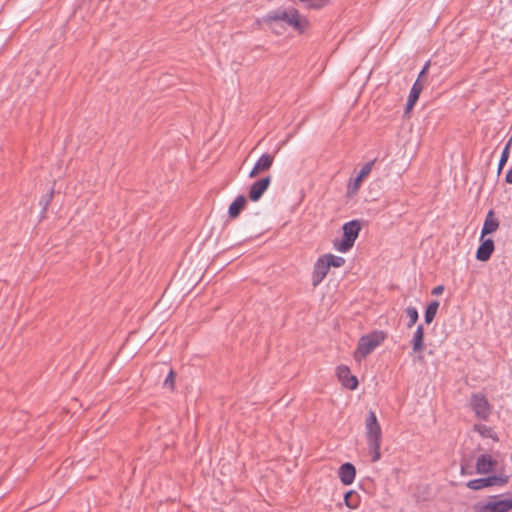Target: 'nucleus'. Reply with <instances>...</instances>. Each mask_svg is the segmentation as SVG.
<instances>
[{"mask_svg": "<svg viewBox=\"0 0 512 512\" xmlns=\"http://www.w3.org/2000/svg\"><path fill=\"white\" fill-rule=\"evenodd\" d=\"M365 430L367 445L371 455V461L377 462L381 458L382 430L377 420L376 413L372 410L367 413L365 420Z\"/></svg>", "mask_w": 512, "mask_h": 512, "instance_id": "f257e3e1", "label": "nucleus"}, {"mask_svg": "<svg viewBox=\"0 0 512 512\" xmlns=\"http://www.w3.org/2000/svg\"><path fill=\"white\" fill-rule=\"evenodd\" d=\"M264 21L267 24L271 22L283 21L300 33L304 31L305 26L307 25V21L300 18L299 12L295 8H278L276 10L270 11L264 17Z\"/></svg>", "mask_w": 512, "mask_h": 512, "instance_id": "f03ea898", "label": "nucleus"}, {"mask_svg": "<svg viewBox=\"0 0 512 512\" xmlns=\"http://www.w3.org/2000/svg\"><path fill=\"white\" fill-rule=\"evenodd\" d=\"M386 337V333L382 330H375L360 337L357 348L354 352V359L358 362L365 359L384 342Z\"/></svg>", "mask_w": 512, "mask_h": 512, "instance_id": "7ed1b4c3", "label": "nucleus"}, {"mask_svg": "<svg viewBox=\"0 0 512 512\" xmlns=\"http://www.w3.org/2000/svg\"><path fill=\"white\" fill-rule=\"evenodd\" d=\"M343 236L340 241H334V248L342 253L348 252L354 245L361 231V221L351 220L342 226Z\"/></svg>", "mask_w": 512, "mask_h": 512, "instance_id": "20e7f679", "label": "nucleus"}, {"mask_svg": "<svg viewBox=\"0 0 512 512\" xmlns=\"http://www.w3.org/2000/svg\"><path fill=\"white\" fill-rule=\"evenodd\" d=\"M509 479L508 475L500 473L485 478L472 479L466 483V486L471 490H481L491 486L503 487L509 482Z\"/></svg>", "mask_w": 512, "mask_h": 512, "instance_id": "39448f33", "label": "nucleus"}, {"mask_svg": "<svg viewBox=\"0 0 512 512\" xmlns=\"http://www.w3.org/2000/svg\"><path fill=\"white\" fill-rule=\"evenodd\" d=\"M470 406L480 420H488L492 413V406L483 393H473L470 397Z\"/></svg>", "mask_w": 512, "mask_h": 512, "instance_id": "423d86ee", "label": "nucleus"}, {"mask_svg": "<svg viewBox=\"0 0 512 512\" xmlns=\"http://www.w3.org/2000/svg\"><path fill=\"white\" fill-rule=\"evenodd\" d=\"M499 496H491L486 503H478L476 512H508L512 509V498L498 499Z\"/></svg>", "mask_w": 512, "mask_h": 512, "instance_id": "0eeeda50", "label": "nucleus"}, {"mask_svg": "<svg viewBox=\"0 0 512 512\" xmlns=\"http://www.w3.org/2000/svg\"><path fill=\"white\" fill-rule=\"evenodd\" d=\"M374 162L375 161L373 160V161H369V162L365 163L361 167L357 177H355L354 179H351L349 181V183L347 185L348 195H355L359 191L363 179L370 174L372 167L374 165Z\"/></svg>", "mask_w": 512, "mask_h": 512, "instance_id": "6e6552de", "label": "nucleus"}, {"mask_svg": "<svg viewBox=\"0 0 512 512\" xmlns=\"http://www.w3.org/2000/svg\"><path fill=\"white\" fill-rule=\"evenodd\" d=\"M329 264L324 259L323 255L320 256L313 266L312 272V285L313 287H317L327 276L329 272Z\"/></svg>", "mask_w": 512, "mask_h": 512, "instance_id": "1a4fd4ad", "label": "nucleus"}, {"mask_svg": "<svg viewBox=\"0 0 512 512\" xmlns=\"http://www.w3.org/2000/svg\"><path fill=\"white\" fill-rule=\"evenodd\" d=\"M271 184V176H265L255 181L249 188V199L253 202H257L263 196L265 191Z\"/></svg>", "mask_w": 512, "mask_h": 512, "instance_id": "9d476101", "label": "nucleus"}, {"mask_svg": "<svg viewBox=\"0 0 512 512\" xmlns=\"http://www.w3.org/2000/svg\"><path fill=\"white\" fill-rule=\"evenodd\" d=\"M274 162V156L268 153H264L260 156V158L256 161L254 167L249 173L250 178H255L260 173L269 170Z\"/></svg>", "mask_w": 512, "mask_h": 512, "instance_id": "9b49d317", "label": "nucleus"}, {"mask_svg": "<svg viewBox=\"0 0 512 512\" xmlns=\"http://www.w3.org/2000/svg\"><path fill=\"white\" fill-rule=\"evenodd\" d=\"M480 245L476 251V259L482 262H486L491 258L492 253L494 252L495 245L494 241L491 238H482L480 237Z\"/></svg>", "mask_w": 512, "mask_h": 512, "instance_id": "f8f14e48", "label": "nucleus"}, {"mask_svg": "<svg viewBox=\"0 0 512 512\" xmlns=\"http://www.w3.org/2000/svg\"><path fill=\"white\" fill-rule=\"evenodd\" d=\"M337 375L344 387L350 390H355L358 387L357 377L350 374V370L347 366H339L337 368Z\"/></svg>", "mask_w": 512, "mask_h": 512, "instance_id": "ddd939ff", "label": "nucleus"}, {"mask_svg": "<svg viewBox=\"0 0 512 512\" xmlns=\"http://www.w3.org/2000/svg\"><path fill=\"white\" fill-rule=\"evenodd\" d=\"M497 461L488 454H481L476 461V472L478 474H489L494 471Z\"/></svg>", "mask_w": 512, "mask_h": 512, "instance_id": "4468645a", "label": "nucleus"}, {"mask_svg": "<svg viewBox=\"0 0 512 512\" xmlns=\"http://www.w3.org/2000/svg\"><path fill=\"white\" fill-rule=\"evenodd\" d=\"M338 476L344 485L352 484L356 476L355 466L349 462L342 464L339 468Z\"/></svg>", "mask_w": 512, "mask_h": 512, "instance_id": "2eb2a0df", "label": "nucleus"}, {"mask_svg": "<svg viewBox=\"0 0 512 512\" xmlns=\"http://www.w3.org/2000/svg\"><path fill=\"white\" fill-rule=\"evenodd\" d=\"M499 228V220L495 217L494 210H489L486 214L484 224L481 230L482 238L488 234H492Z\"/></svg>", "mask_w": 512, "mask_h": 512, "instance_id": "dca6fc26", "label": "nucleus"}, {"mask_svg": "<svg viewBox=\"0 0 512 512\" xmlns=\"http://www.w3.org/2000/svg\"><path fill=\"white\" fill-rule=\"evenodd\" d=\"M412 349L415 353L422 352L425 349L424 344V327L418 325L411 340Z\"/></svg>", "mask_w": 512, "mask_h": 512, "instance_id": "f3484780", "label": "nucleus"}, {"mask_svg": "<svg viewBox=\"0 0 512 512\" xmlns=\"http://www.w3.org/2000/svg\"><path fill=\"white\" fill-rule=\"evenodd\" d=\"M247 204L246 197L243 195H239L229 206L228 214L230 218H237L241 211L245 208Z\"/></svg>", "mask_w": 512, "mask_h": 512, "instance_id": "a211bd4d", "label": "nucleus"}, {"mask_svg": "<svg viewBox=\"0 0 512 512\" xmlns=\"http://www.w3.org/2000/svg\"><path fill=\"white\" fill-rule=\"evenodd\" d=\"M438 308H439L438 301H432L428 304V306L426 307V310H425V314H424V320L427 324H430L434 320Z\"/></svg>", "mask_w": 512, "mask_h": 512, "instance_id": "6ab92c4d", "label": "nucleus"}, {"mask_svg": "<svg viewBox=\"0 0 512 512\" xmlns=\"http://www.w3.org/2000/svg\"><path fill=\"white\" fill-rule=\"evenodd\" d=\"M326 262L329 264V267H342L345 264V259L341 256H336L333 254H324L323 255Z\"/></svg>", "mask_w": 512, "mask_h": 512, "instance_id": "aec40b11", "label": "nucleus"}, {"mask_svg": "<svg viewBox=\"0 0 512 512\" xmlns=\"http://www.w3.org/2000/svg\"><path fill=\"white\" fill-rule=\"evenodd\" d=\"M511 145H512V137L508 140V142L506 143V145L502 151V154H501V157H500V160L498 163V172L499 173L501 172V170L503 169V167L506 165V163L508 161Z\"/></svg>", "mask_w": 512, "mask_h": 512, "instance_id": "412c9836", "label": "nucleus"}, {"mask_svg": "<svg viewBox=\"0 0 512 512\" xmlns=\"http://www.w3.org/2000/svg\"><path fill=\"white\" fill-rule=\"evenodd\" d=\"M405 314L408 317L409 321L407 323V328L413 327L419 318L418 310L416 307L409 306L405 309Z\"/></svg>", "mask_w": 512, "mask_h": 512, "instance_id": "4be33fe9", "label": "nucleus"}, {"mask_svg": "<svg viewBox=\"0 0 512 512\" xmlns=\"http://www.w3.org/2000/svg\"><path fill=\"white\" fill-rule=\"evenodd\" d=\"M344 501L347 507L354 509L358 506L359 497L356 492L349 491L345 493Z\"/></svg>", "mask_w": 512, "mask_h": 512, "instance_id": "5701e85b", "label": "nucleus"}, {"mask_svg": "<svg viewBox=\"0 0 512 512\" xmlns=\"http://www.w3.org/2000/svg\"><path fill=\"white\" fill-rule=\"evenodd\" d=\"M423 88L424 84L417 79L410 90L409 96L418 100Z\"/></svg>", "mask_w": 512, "mask_h": 512, "instance_id": "b1692460", "label": "nucleus"}, {"mask_svg": "<svg viewBox=\"0 0 512 512\" xmlns=\"http://www.w3.org/2000/svg\"><path fill=\"white\" fill-rule=\"evenodd\" d=\"M301 2H304L307 7L319 9L323 6L327 5L330 0H300Z\"/></svg>", "mask_w": 512, "mask_h": 512, "instance_id": "393cba45", "label": "nucleus"}, {"mask_svg": "<svg viewBox=\"0 0 512 512\" xmlns=\"http://www.w3.org/2000/svg\"><path fill=\"white\" fill-rule=\"evenodd\" d=\"M175 377L176 373L171 369L164 380V386L169 387L171 391H173L175 387Z\"/></svg>", "mask_w": 512, "mask_h": 512, "instance_id": "a878e982", "label": "nucleus"}, {"mask_svg": "<svg viewBox=\"0 0 512 512\" xmlns=\"http://www.w3.org/2000/svg\"><path fill=\"white\" fill-rule=\"evenodd\" d=\"M417 101H418L417 99L408 96V100H407V103H406V106H405V113L406 114L409 113L413 109V107H414V105L416 104Z\"/></svg>", "mask_w": 512, "mask_h": 512, "instance_id": "bb28decb", "label": "nucleus"}, {"mask_svg": "<svg viewBox=\"0 0 512 512\" xmlns=\"http://www.w3.org/2000/svg\"><path fill=\"white\" fill-rule=\"evenodd\" d=\"M417 101H418L417 99L408 96V100H407V103H406V106H405V113L406 114L409 113L413 109V107H414V105L416 104Z\"/></svg>", "mask_w": 512, "mask_h": 512, "instance_id": "cd10ccee", "label": "nucleus"}, {"mask_svg": "<svg viewBox=\"0 0 512 512\" xmlns=\"http://www.w3.org/2000/svg\"><path fill=\"white\" fill-rule=\"evenodd\" d=\"M429 66H430V62L428 61L424 67L422 68V70L420 71L419 75H418V78L421 82H422V78L428 73V70H429Z\"/></svg>", "mask_w": 512, "mask_h": 512, "instance_id": "c85d7f7f", "label": "nucleus"}, {"mask_svg": "<svg viewBox=\"0 0 512 512\" xmlns=\"http://www.w3.org/2000/svg\"><path fill=\"white\" fill-rule=\"evenodd\" d=\"M475 430H477L480 434L486 435L491 429L485 425H475Z\"/></svg>", "mask_w": 512, "mask_h": 512, "instance_id": "c756f323", "label": "nucleus"}, {"mask_svg": "<svg viewBox=\"0 0 512 512\" xmlns=\"http://www.w3.org/2000/svg\"><path fill=\"white\" fill-rule=\"evenodd\" d=\"M443 291H444V286L438 285L433 288L432 294L438 296V295H441L443 293Z\"/></svg>", "mask_w": 512, "mask_h": 512, "instance_id": "7c9ffc66", "label": "nucleus"}, {"mask_svg": "<svg viewBox=\"0 0 512 512\" xmlns=\"http://www.w3.org/2000/svg\"><path fill=\"white\" fill-rule=\"evenodd\" d=\"M505 181L509 184H512V167L507 171Z\"/></svg>", "mask_w": 512, "mask_h": 512, "instance_id": "2f4dec72", "label": "nucleus"}, {"mask_svg": "<svg viewBox=\"0 0 512 512\" xmlns=\"http://www.w3.org/2000/svg\"><path fill=\"white\" fill-rule=\"evenodd\" d=\"M461 473H462V474H464V473H465V471H464V467H463V466L461 467Z\"/></svg>", "mask_w": 512, "mask_h": 512, "instance_id": "473e14b6", "label": "nucleus"}]
</instances>
